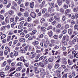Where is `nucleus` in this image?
Returning a JSON list of instances; mask_svg holds the SVG:
<instances>
[{
  "mask_svg": "<svg viewBox=\"0 0 78 78\" xmlns=\"http://www.w3.org/2000/svg\"><path fill=\"white\" fill-rule=\"evenodd\" d=\"M32 44L34 45L36 49H41V48L40 46H37V45H39V42L37 41H35L32 42Z\"/></svg>",
  "mask_w": 78,
  "mask_h": 78,
  "instance_id": "1",
  "label": "nucleus"
},
{
  "mask_svg": "<svg viewBox=\"0 0 78 78\" xmlns=\"http://www.w3.org/2000/svg\"><path fill=\"white\" fill-rule=\"evenodd\" d=\"M77 38V37H74L71 42L70 43V44L71 45H72V44H75Z\"/></svg>",
  "mask_w": 78,
  "mask_h": 78,
  "instance_id": "2",
  "label": "nucleus"
},
{
  "mask_svg": "<svg viewBox=\"0 0 78 78\" xmlns=\"http://www.w3.org/2000/svg\"><path fill=\"white\" fill-rule=\"evenodd\" d=\"M30 15L33 18H35L36 16V13L34 12H32L30 14Z\"/></svg>",
  "mask_w": 78,
  "mask_h": 78,
  "instance_id": "3",
  "label": "nucleus"
},
{
  "mask_svg": "<svg viewBox=\"0 0 78 78\" xmlns=\"http://www.w3.org/2000/svg\"><path fill=\"white\" fill-rule=\"evenodd\" d=\"M62 61L63 62L64 64L65 65H66L67 64V61L66 59L64 58H62Z\"/></svg>",
  "mask_w": 78,
  "mask_h": 78,
  "instance_id": "4",
  "label": "nucleus"
},
{
  "mask_svg": "<svg viewBox=\"0 0 78 78\" xmlns=\"http://www.w3.org/2000/svg\"><path fill=\"white\" fill-rule=\"evenodd\" d=\"M68 33L69 35H71L73 33V30L72 29H69L68 30Z\"/></svg>",
  "mask_w": 78,
  "mask_h": 78,
  "instance_id": "5",
  "label": "nucleus"
},
{
  "mask_svg": "<svg viewBox=\"0 0 78 78\" xmlns=\"http://www.w3.org/2000/svg\"><path fill=\"white\" fill-rule=\"evenodd\" d=\"M34 2H31L30 3V8L33 9L34 8Z\"/></svg>",
  "mask_w": 78,
  "mask_h": 78,
  "instance_id": "6",
  "label": "nucleus"
},
{
  "mask_svg": "<svg viewBox=\"0 0 78 78\" xmlns=\"http://www.w3.org/2000/svg\"><path fill=\"white\" fill-rule=\"evenodd\" d=\"M62 78H64V77H67V73H65L64 71L62 72Z\"/></svg>",
  "mask_w": 78,
  "mask_h": 78,
  "instance_id": "7",
  "label": "nucleus"
},
{
  "mask_svg": "<svg viewBox=\"0 0 78 78\" xmlns=\"http://www.w3.org/2000/svg\"><path fill=\"white\" fill-rule=\"evenodd\" d=\"M48 34L49 35L50 37H51L52 36V34H53V32L51 30L49 31L48 33Z\"/></svg>",
  "mask_w": 78,
  "mask_h": 78,
  "instance_id": "8",
  "label": "nucleus"
},
{
  "mask_svg": "<svg viewBox=\"0 0 78 78\" xmlns=\"http://www.w3.org/2000/svg\"><path fill=\"white\" fill-rule=\"evenodd\" d=\"M54 58V57L53 56L49 58L48 59V61L49 62H53V58Z\"/></svg>",
  "mask_w": 78,
  "mask_h": 78,
  "instance_id": "9",
  "label": "nucleus"
},
{
  "mask_svg": "<svg viewBox=\"0 0 78 78\" xmlns=\"http://www.w3.org/2000/svg\"><path fill=\"white\" fill-rule=\"evenodd\" d=\"M68 62L69 65H72L73 64V62L70 59H68Z\"/></svg>",
  "mask_w": 78,
  "mask_h": 78,
  "instance_id": "10",
  "label": "nucleus"
},
{
  "mask_svg": "<svg viewBox=\"0 0 78 78\" xmlns=\"http://www.w3.org/2000/svg\"><path fill=\"white\" fill-rule=\"evenodd\" d=\"M22 66H20L19 67H18L16 69V71L17 72H19V71H20V70H22Z\"/></svg>",
  "mask_w": 78,
  "mask_h": 78,
  "instance_id": "11",
  "label": "nucleus"
},
{
  "mask_svg": "<svg viewBox=\"0 0 78 78\" xmlns=\"http://www.w3.org/2000/svg\"><path fill=\"white\" fill-rule=\"evenodd\" d=\"M19 41L21 42H25V39L24 38H21L20 39Z\"/></svg>",
  "mask_w": 78,
  "mask_h": 78,
  "instance_id": "12",
  "label": "nucleus"
},
{
  "mask_svg": "<svg viewBox=\"0 0 78 78\" xmlns=\"http://www.w3.org/2000/svg\"><path fill=\"white\" fill-rule=\"evenodd\" d=\"M73 11L74 12H78V7L74 8L73 9Z\"/></svg>",
  "mask_w": 78,
  "mask_h": 78,
  "instance_id": "13",
  "label": "nucleus"
},
{
  "mask_svg": "<svg viewBox=\"0 0 78 78\" xmlns=\"http://www.w3.org/2000/svg\"><path fill=\"white\" fill-rule=\"evenodd\" d=\"M46 28L45 27H42L41 28V30L43 32H45V31H46V30H45Z\"/></svg>",
  "mask_w": 78,
  "mask_h": 78,
  "instance_id": "14",
  "label": "nucleus"
},
{
  "mask_svg": "<svg viewBox=\"0 0 78 78\" xmlns=\"http://www.w3.org/2000/svg\"><path fill=\"white\" fill-rule=\"evenodd\" d=\"M57 0V2L58 3V4L59 5V6H60L62 4V1H61V0Z\"/></svg>",
  "mask_w": 78,
  "mask_h": 78,
  "instance_id": "15",
  "label": "nucleus"
},
{
  "mask_svg": "<svg viewBox=\"0 0 78 78\" xmlns=\"http://www.w3.org/2000/svg\"><path fill=\"white\" fill-rule=\"evenodd\" d=\"M52 29L53 27L51 26H49L47 28V30H52Z\"/></svg>",
  "mask_w": 78,
  "mask_h": 78,
  "instance_id": "16",
  "label": "nucleus"
},
{
  "mask_svg": "<svg viewBox=\"0 0 78 78\" xmlns=\"http://www.w3.org/2000/svg\"><path fill=\"white\" fill-rule=\"evenodd\" d=\"M24 15L25 17H28V16H29V15L28 13V12L27 11H26L24 13Z\"/></svg>",
  "mask_w": 78,
  "mask_h": 78,
  "instance_id": "17",
  "label": "nucleus"
},
{
  "mask_svg": "<svg viewBox=\"0 0 78 78\" xmlns=\"http://www.w3.org/2000/svg\"><path fill=\"white\" fill-rule=\"evenodd\" d=\"M59 66V64L58 63H57L55 65V69H58Z\"/></svg>",
  "mask_w": 78,
  "mask_h": 78,
  "instance_id": "18",
  "label": "nucleus"
},
{
  "mask_svg": "<svg viewBox=\"0 0 78 78\" xmlns=\"http://www.w3.org/2000/svg\"><path fill=\"white\" fill-rule=\"evenodd\" d=\"M13 51L14 52V55L15 56H17L18 55V52L17 51L14 50Z\"/></svg>",
  "mask_w": 78,
  "mask_h": 78,
  "instance_id": "19",
  "label": "nucleus"
},
{
  "mask_svg": "<svg viewBox=\"0 0 78 78\" xmlns=\"http://www.w3.org/2000/svg\"><path fill=\"white\" fill-rule=\"evenodd\" d=\"M9 67L10 66H6L5 69V71H6L7 70H9V69H10Z\"/></svg>",
  "mask_w": 78,
  "mask_h": 78,
  "instance_id": "20",
  "label": "nucleus"
},
{
  "mask_svg": "<svg viewBox=\"0 0 78 78\" xmlns=\"http://www.w3.org/2000/svg\"><path fill=\"white\" fill-rule=\"evenodd\" d=\"M36 55L35 54L33 55H30L29 56L31 58H34L35 57Z\"/></svg>",
  "mask_w": 78,
  "mask_h": 78,
  "instance_id": "21",
  "label": "nucleus"
},
{
  "mask_svg": "<svg viewBox=\"0 0 78 78\" xmlns=\"http://www.w3.org/2000/svg\"><path fill=\"white\" fill-rule=\"evenodd\" d=\"M74 29H77V31H78V25L77 24H75L74 27Z\"/></svg>",
  "mask_w": 78,
  "mask_h": 78,
  "instance_id": "22",
  "label": "nucleus"
},
{
  "mask_svg": "<svg viewBox=\"0 0 78 78\" xmlns=\"http://www.w3.org/2000/svg\"><path fill=\"white\" fill-rule=\"evenodd\" d=\"M71 11V9H67L65 13L67 14V13H69Z\"/></svg>",
  "mask_w": 78,
  "mask_h": 78,
  "instance_id": "23",
  "label": "nucleus"
},
{
  "mask_svg": "<svg viewBox=\"0 0 78 78\" xmlns=\"http://www.w3.org/2000/svg\"><path fill=\"white\" fill-rule=\"evenodd\" d=\"M8 52L7 50H5L4 51V56H6L7 55H8Z\"/></svg>",
  "mask_w": 78,
  "mask_h": 78,
  "instance_id": "24",
  "label": "nucleus"
},
{
  "mask_svg": "<svg viewBox=\"0 0 78 78\" xmlns=\"http://www.w3.org/2000/svg\"><path fill=\"white\" fill-rule=\"evenodd\" d=\"M14 25H15V22H13L12 24H11V27L12 28L14 29Z\"/></svg>",
  "mask_w": 78,
  "mask_h": 78,
  "instance_id": "25",
  "label": "nucleus"
},
{
  "mask_svg": "<svg viewBox=\"0 0 78 78\" xmlns=\"http://www.w3.org/2000/svg\"><path fill=\"white\" fill-rule=\"evenodd\" d=\"M71 51H72V54H75V53H76V51L74 50V49L73 48H72Z\"/></svg>",
  "mask_w": 78,
  "mask_h": 78,
  "instance_id": "26",
  "label": "nucleus"
},
{
  "mask_svg": "<svg viewBox=\"0 0 78 78\" xmlns=\"http://www.w3.org/2000/svg\"><path fill=\"white\" fill-rule=\"evenodd\" d=\"M5 22L6 23H9V18L8 17H7L5 18Z\"/></svg>",
  "mask_w": 78,
  "mask_h": 78,
  "instance_id": "27",
  "label": "nucleus"
},
{
  "mask_svg": "<svg viewBox=\"0 0 78 78\" xmlns=\"http://www.w3.org/2000/svg\"><path fill=\"white\" fill-rule=\"evenodd\" d=\"M5 37H6V35L3 34L1 37V40L5 38Z\"/></svg>",
  "mask_w": 78,
  "mask_h": 78,
  "instance_id": "28",
  "label": "nucleus"
},
{
  "mask_svg": "<svg viewBox=\"0 0 78 78\" xmlns=\"http://www.w3.org/2000/svg\"><path fill=\"white\" fill-rule=\"evenodd\" d=\"M20 35L21 36V37H24L25 36V33H24L23 32H21L20 34Z\"/></svg>",
  "mask_w": 78,
  "mask_h": 78,
  "instance_id": "29",
  "label": "nucleus"
},
{
  "mask_svg": "<svg viewBox=\"0 0 78 78\" xmlns=\"http://www.w3.org/2000/svg\"><path fill=\"white\" fill-rule=\"evenodd\" d=\"M14 11L13 10H11L9 12V14L10 15H12V14H14Z\"/></svg>",
  "mask_w": 78,
  "mask_h": 78,
  "instance_id": "30",
  "label": "nucleus"
},
{
  "mask_svg": "<svg viewBox=\"0 0 78 78\" xmlns=\"http://www.w3.org/2000/svg\"><path fill=\"white\" fill-rule=\"evenodd\" d=\"M0 19L2 20H4V17L2 15L0 14Z\"/></svg>",
  "mask_w": 78,
  "mask_h": 78,
  "instance_id": "31",
  "label": "nucleus"
},
{
  "mask_svg": "<svg viewBox=\"0 0 78 78\" xmlns=\"http://www.w3.org/2000/svg\"><path fill=\"white\" fill-rule=\"evenodd\" d=\"M19 19V18L18 16H16L15 19V22H17V21L18 19Z\"/></svg>",
  "mask_w": 78,
  "mask_h": 78,
  "instance_id": "32",
  "label": "nucleus"
},
{
  "mask_svg": "<svg viewBox=\"0 0 78 78\" xmlns=\"http://www.w3.org/2000/svg\"><path fill=\"white\" fill-rule=\"evenodd\" d=\"M53 37L54 39H57L59 37L57 35H55Z\"/></svg>",
  "mask_w": 78,
  "mask_h": 78,
  "instance_id": "33",
  "label": "nucleus"
},
{
  "mask_svg": "<svg viewBox=\"0 0 78 78\" xmlns=\"http://www.w3.org/2000/svg\"><path fill=\"white\" fill-rule=\"evenodd\" d=\"M12 5L14 6H17V3L15 2V1H12Z\"/></svg>",
  "mask_w": 78,
  "mask_h": 78,
  "instance_id": "34",
  "label": "nucleus"
},
{
  "mask_svg": "<svg viewBox=\"0 0 78 78\" xmlns=\"http://www.w3.org/2000/svg\"><path fill=\"white\" fill-rule=\"evenodd\" d=\"M47 11V9L45 8L43 9H42V14H44L45 12V11Z\"/></svg>",
  "mask_w": 78,
  "mask_h": 78,
  "instance_id": "35",
  "label": "nucleus"
},
{
  "mask_svg": "<svg viewBox=\"0 0 78 78\" xmlns=\"http://www.w3.org/2000/svg\"><path fill=\"white\" fill-rule=\"evenodd\" d=\"M20 51L21 53H25L26 51H25L24 48H22L20 50Z\"/></svg>",
  "mask_w": 78,
  "mask_h": 78,
  "instance_id": "36",
  "label": "nucleus"
},
{
  "mask_svg": "<svg viewBox=\"0 0 78 78\" xmlns=\"http://www.w3.org/2000/svg\"><path fill=\"white\" fill-rule=\"evenodd\" d=\"M6 61H5L2 64V65L3 67H5L6 65Z\"/></svg>",
  "mask_w": 78,
  "mask_h": 78,
  "instance_id": "37",
  "label": "nucleus"
},
{
  "mask_svg": "<svg viewBox=\"0 0 78 78\" xmlns=\"http://www.w3.org/2000/svg\"><path fill=\"white\" fill-rule=\"evenodd\" d=\"M35 37L34 36H33V37H30L28 39L29 40H30V41H31V40H33V39Z\"/></svg>",
  "mask_w": 78,
  "mask_h": 78,
  "instance_id": "38",
  "label": "nucleus"
},
{
  "mask_svg": "<svg viewBox=\"0 0 78 78\" xmlns=\"http://www.w3.org/2000/svg\"><path fill=\"white\" fill-rule=\"evenodd\" d=\"M12 62V60L10 59H8L7 60V62L8 63L9 65H10L11 62Z\"/></svg>",
  "mask_w": 78,
  "mask_h": 78,
  "instance_id": "39",
  "label": "nucleus"
},
{
  "mask_svg": "<svg viewBox=\"0 0 78 78\" xmlns=\"http://www.w3.org/2000/svg\"><path fill=\"white\" fill-rule=\"evenodd\" d=\"M39 65L40 66L42 67H44V64H43L42 63L40 62L39 63Z\"/></svg>",
  "mask_w": 78,
  "mask_h": 78,
  "instance_id": "40",
  "label": "nucleus"
},
{
  "mask_svg": "<svg viewBox=\"0 0 78 78\" xmlns=\"http://www.w3.org/2000/svg\"><path fill=\"white\" fill-rule=\"evenodd\" d=\"M54 18L56 20H60V18L58 17L57 16H54Z\"/></svg>",
  "mask_w": 78,
  "mask_h": 78,
  "instance_id": "41",
  "label": "nucleus"
},
{
  "mask_svg": "<svg viewBox=\"0 0 78 78\" xmlns=\"http://www.w3.org/2000/svg\"><path fill=\"white\" fill-rule=\"evenodd\" d=\"M70 0H67L66 1V4H67L68 5H70Z\"/></svg>",
  "mask_w": 78,
  "mask_h": 78,
  "instance_id": "42",
  "label": "nucleus"
},
{
  "mask_svg": "<svg viewBox=\"0 0 78 78\" xmlns=\"http://www.w3.org/2000/svg\"><path fill=\"white\" fill-rule=\"evenodd\" d=\"M11 36H8L7 38V41H9L11 40Z\"/></svg>",
  "mask_w": 78,
  "mask_h": 78,
  "instance_id": "43",
  "label": "nucleus"
},
{
  "mask_svg": "<svg viewBox=\"0 0 78 78\" xmlns=\"http://www.w3.org/2000/svg\"><path fill=\"white\" fill-rule=\"evenodd\" d=\"M73 34L75 35H78V33L77 32V31L74 30L73 31Z\"/></svg>",
  "mask_w": 78,
  "mask_h": 78,
  "instance_id": "44",
  "label": "nucleus"
},
{
  "mask_svg": "<svg viewBox=\"0 0 78 78\" xmlns=\"http://www.w3.org/2000/svg\"><path fill=\"white\" fill-rule=\"evenodd\" d=\"M70 26L68 24H66L65 26V28L66 29H67V28H69V27Z\"/></svg>",
  "mask_w": 78,
  "mask_h": 78,
  "instance_id": "45",
  "label": "nucleus"
},
{
  "mask_svg": "<svg viewBox=\"0 0 78 78\" xmlns=\"http://www.w3.org/2000/svg\"><path fill=\"white\" fill-rule=\"evenodd\" d=\"M67 33V30L66 29H64V30H63L62 32V33L63 34H66Z\"/></svg>",
  "mask_w": 78,
  "mask_h": 78,
  "instance_id": "46",
  "label": "nucleus"
},
{
  "mask_svg": "<svg viewBox=\"0 0 78 78\" xmlns=\"http://www.w3.org/2000/svg\"><path fill=\"white\" fill-rule=\"evenodd\" d=\"M60 12L62 13V14H64V10L63 9L61 8L60 9Z\"/></svg>",
  "mask_w": 78,
  "mask_h": 78,
  "instance_id": "47",
  "label": "nucleus"
},
{
  "mask_svg": "<svg viewBox=\"0 0 78 78\" xmlns=\"http://www.w3.org/2000/svg\"><path fill=\"white\" fill-rule=\"evenodd\" d=\"M22 63L21 62H19L17 64V66H22Z\"/></svg>",
  "mask_w": 78,
  "mask_h": 78,
  "instance_id": "48",
  "label": "nucleus"
},
{
  "mask_svg": "<svg viewBox=\"0 0 78 78\" xmlns=\"http://www.w3.org/2000/svg\"><path fill=\"white\" fill-rule=\"evenodd\" d=\"M14 18H10V21L11 22H13L14 21Z\"/></svg>",
  "mask_w": 78,
  "mask_h": 78,
  "instance_id": "49",
  "label": "nucleus"
},
{
  "mask_svg": "<svg viewBox=\"0 0 78 78\" xmlns=\"http://www.w3.org/2000/svg\"><path fill=\"white\" fill-rule=\"evenodd\" d=\"M74 58H78V53H76V54L74 55Z\"/></svg>",
  "mask_w": 78,
  "mask_h": 78,
  "instance_id": "50",
  "label": "nucleus"
},
{
  "mask_svg": "<svg viewBox=\"0 0 78 78\" xmlns=\"http://www.w3.org/2000/svg\"><path fill=\"white\" fill-rule=\"evenodd\" d=\"M61 24H58L56 26V28H61Z\"/></svg>",
  "mask_w": 78,
  "mask_h": 78,
  "instance_id": "51",
  "label": "nucleus"
},
{
  "mask_svg": "<svg viewBox=\"0 0 78 78\" xmlns=\"http://www.w3.org/2000/svg\"><path fill=\"white\" fill-rule=\"evenodd\" d=\"M54 20V19L53 18V17H51L49 19V20L50 22H52Z\"/></svg>",
  "mask_w": 78,
  "mask_h": 78,
  "instance_id": "52",
  "label": "nucleus"
},
{
  "mask_svg": "<svg viewBox=\"0 0 78 78\" xmlns=\"http://www.w3.org/2000/svg\"><path fill=\"white\" fill-rule=\"evenodd\" d=\"M27 20V22H30V21H31V18L29 17L28 18Z\"/></svg>",
  "mask_w": 78,
  "mask_h": 78,
  "instance_id": "53",
  "label": "nucleus"
},
{
  "mask_svg": "<svg viewBox=\"0 0 78 78\" xmlns=\"http://www.w3.org/2000/svg\"><path fill=\"white\" fill-rule=\"evenodd\" d=\"M62 44L65 45H67V42L65 41H63Z\"/></svg>",
  "mask_w": 78,
  "mask_h": 78,
  "instance_id": "54",
  "label": "nucleus"
},
{
  "mask_svg": "<svg viewBox=\"0 0 78 78\" xmlns=\"http://www.w3.org/2000/svg\"><path fill=\"white\" fill-rule=\"evenodd\" d=\"M15 65H16V62H12L11 64V65L12 66H15Z\"/></svg>",
  "mask_w": 78,
  "mask_h": 78,
  "instance_id": "55",
  "label": "nucleus"
},
{
  "mask_svg": "<svg viewBox=\"0 0 78 78\" xmlns=\"http://www.w3.org/2000/svg\"><path fill=\"white\" fill-rule=\"evenodd\" d=\"M55 31L57 33H59L61 32V30L59 29H57Z\"/></svg>",
  "mask_w": 78,
  "mask_h": 78,
  "instance_id": "56",
  "label": "nucleus"
},
{
  "mask_svg": "<svg viewBox=\"0 0 78 78\" xmlns=\"http://www.w3.org/2000/svg\"><path fill=\"white\" fill-rule=\"evenodd\" d=\"M71 75L73 76H76V74H75V72H73Z\"/></svg>",
  "mask_w": 78,
  "mask_h": 78,
  "instance_id": "57",
  "label": "nucleus"
},
{
  "mask_svg": "<svg viewBox=\"0 0 78 78\" xmlns=\"http://www.w3.org/2000/svg\"><path fill=\"white\" fill-rule=\"evenodd\" d=\"M45 22V19L44 18H42L41 19V23H44Z\"/></svg>",
  "mask_w": 78,
  "mask_h": 78,
  "instance_id": "58",
  "label": "nucleus"
},
{
  "mask_svg": "<svg viewBox=\"0 0 78 78\" xmlns=\"http://www.w3.org/2000/svg\"><path fill=\"white\" fill-rule=\"evenodd\" d=\"M5 28H6V26L2 27H1V30L2 31H3L5 29Z\"/></svg>",
  "mask_w": 78,
  "mask_h": 78,
  "instance_id": "59",
  "label": "nucleus"
},
{
  "mask_svg": "<svg viewBox=\"0 0 78 78\" xmlns=\"http://www.w3.org/2000/svg\"><path fill=\"white\" fill-rule=\"evenodd\" d=\"M20 76V73H17L15 74V76H16L18 77V76Z\"/></svg>",
  "mask_w": 78,
  "mask_h": 78,
  "instance_id": "60",
  "label": "nucleus"
},
{
  "mask_svg": "<svg viewBox=\"0 0 78 78\" xmlns=\"http://www.w3.org/2000/svg\"><path fill=\"white\" fill-rule=\"evenodd\" d=\"M55 44H53L51 43L49 44V47H52L53 46H55Z\"/></svg>",
  "mask_w": 78,
  "mask_h": 78,
  "instance_id": "61",
  "label": "nucleus"
},
{
  "mask_svg": "<svg viewBox=\"0 0 78 78\" xmlns=\"http://www.w3.org/2000/svg\"><path fill=\"white\" fill-rule=\"evenodd\" d=\"M24 49V50H25V51H27V50H28V47L27 46H26L24 47V48H23Z\"/></svg>",
  "mask_w": 78,
  "mask_h": 78,
  "instance_id": "62",
  "label": "nucleus"
},
{
  "mask_svg": "<svg viewBox=\"0 0 78 78\" xmlns=\"http://www.w3.org/2000/svg\"><path fill=\"white\" fill-rule=\"evenodd\" d=\"M56 21L55 20L53 22H52L51 23L52 25H55V24H56Z\"/></svg>",
  "mask_w": 78,
  "mask_h": 78,
  "instance_id": "63",
  "label": "nucleus"
},
{
  "mask_svg": "<svg viewBox=\"0 0 78 78\" xmlns=\"http://www.w3.org/2000/svg\"><path fill=\"white\" fill-rule=\"evenodd\" d=\"M10 57L11 58H13L14 57V54L13 53L11 52L10 54Z\"/></svg>",
  "mask_w": 78,
  "mask_h": 78,
  "instance_id": "64",
  "label": "nucleus"
}]
</instances>
